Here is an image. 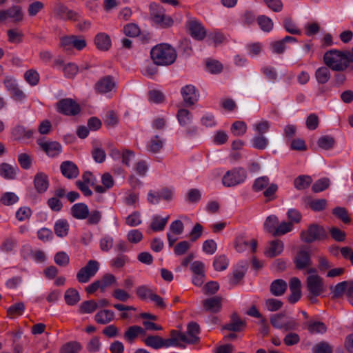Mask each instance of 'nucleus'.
Instances as JSON below:
<instances>
[{"instance_id": "4468645a", "label": "nucleus", "mask_w": 353, "mask_h": 353, "mask_svg": "<svg viewBox=\"0 0 353 353\" xmlns=\"http://www.w3.org/2000/svg\"><path fill=\"white\" fill-rule=\"evenodd\" d=\"M307 288L312 296H319L323 291L322 279L317 274L309 276L307 278Z\"/></svg>"}, {"instance_id": "6e6d98bb", "label": "nucleus", "mask_w": 353, "mask_h": 353, "mask_svg": "<svg viewBox=\"0 0 353 353\" xmlns=\"http://www.w3.org/2000/svg\"><path fill=\"white\" fill-rule=\"evenodd\" d=\"M129 261L128 256L119 254L110 261V264L111 267L119 269L123 268Z\"/></svg>"}, {"instance_id": "cd10ccee", "label": "nucleus", "mask_w": 353, "mask_h": 353, "mask_svg": "<svg viewBox=\"0 0 353 353\" xmlns=\"http://www.w3.org/2000/svg\"><path fill=\"white\" fill-rule=\"evenodd\" d=\"M287 288V283L283 279H276L272 282L270 291L272 295L280 296L285 292Z\"/></svg>"}, {"instance_id": "b1692460", "label": "nucleus", "mask_w": 353, "mask_h": 353, "mask_svg": "<svg viewBox=\"0 0 353 353\" xmlns=\"http://www.w3.org/2000/svg\"><path fill=\"white\" fill-rule=\"evenodd\" d=\"M284 244L282 241L275 239L270 242L269 247L266 249L265 254L268 257H275L279 255L283 250Z\"/></svg>"}, {"instance_id": "412c9836", "label": "nucleus", "mask_w": 353, "mask_h": 353, "mask_svg": "<svg viewBox=\"0 0 353 353\" xmlns=\"http://www.w3.org/2000/svg\"><path fill=\"white\" fill-rule=\"evenodd\" d=\"M294 263L298 270L305 269L312 264L311 256L309 252L300 250L297 252Z\"/></svg>"}, {"instance_id": "dca6fc26", "label": "nucleus", "mask_w": 353, "mask_h": 353, "mask_svg": "<svg viewBox=\"0 0 353 353\" xmlns=\"http://www.w3.org/2000/svg\"><path fill=\"white\" fill-rule=\"evenodd\" d=\"M146 336L145 329L139 325H131L128 327L123 334L124 340L132 344L134 343L138 337L141 339Z\"/></svg>"}, {"instance_id": "69168bd1", "label": "nucleus", "mask_w": 353, "mask_h": 353, "mask_svg": "<svg viewBox=\"0 0 353 353\" xmlns=\"http://www.w3.org/2000/svg\"><path fill=\"white\" fill-rule=\"evenodd\" d=\"M153 292V290L147 285H141L136 289V294L141 300L150 299Z\"/></svg>"}, {"instance_id": "774afa93", "label": "nucleus", "mask_w": 353, "mask_h": 353, "mask_svg": "<svg viewBox=\"0 0 353 353\" xmlns=\"http://www.w3.org/2000/svg\"><path fill=\"white\" fill-rule=\"evenodd\" d=\"M278 190V185L275 183H272L268 185L265 190L263 192V196L265 197V202H270L276 199V193Z\"/></svg>"}, {"instance_id": "c03bdc74", "label": "nucleus", "mask_w": 353, "mask_h": 353, "mask_svg": "<svg viewBox=\"0 0 353 353\" xmlns=\"http://www.w3.org/2000/svg\"><path fill=\"white\" fill-rule=\"evenodd\" d=\"M294 225L292 222H286L283 221L281 223H279L276 227V230H274V233H273L274 236H283L293 230Z\"/></svg>"}, {"instance_id": "79ce46f5", "label": "nucleus", "mask_w": 353, "mask_h": 353, "mask_svg": "<svg viewBox=\"0 0 353 353\" xmlns=\"http://www.w3.org/2000/svg\"><path fill=\"white\" fill-rule=\"evenodd\" d=\"M312 353H333V347L328 342L322 341L313 345Z\"/></svg>"}, {"instance_id": "09e8293b", "label": "nucleus", "mask_w": 353, "mask_h": 353, "mask_svg": "<svg viewBox=\"0 0 353 353\" xmlns=\"http://www.w3.org/2000/svg\"><path fill=\"white\" fill-rule=\"evenodd\" d=\"M123 32L127 37H136L140 34L141 30L137 24L130 23L123 26Z\"/></svg>"}, {"instance_id": "c85d7f7f", "label": "nucleus", "mask_w": 353, "mask_h": 353, "mask_svg": "<svg viewBox=\"0 0 353 353\" xmlns=\"http://www.w3.org/2000/svg\"><path fill=\"white\" fill-rule=\"evenodd\" d=\"M114 317V313L110 310H103L98 312L94 316V320L97 323L105 325L111 322Z\"/></svg>"}, {"instance_id": "473e14b6", "label": "nucleus", "mask_w": 353, "mask_h": 353, "mask_svg": "<svg viewBox=\"0 0 353 353\" xmlns=\"http://www.w3.org/2000/svg\"><path fill=\"white\" fill-rule=\"evenodd\" d=\"M163 139L159 135H155L148 142L147 149L152 153H157L163 148Z\"/></svg>"}, {"instance_id": "f704fd0d", "label": "nucleus", "mask_w": 353, "mask_h": 353, "mask_svg": "<svg viewBox=\"0 0 353 353\" xmlns=\"http://www.w3.org/2000/svg\"><path fill=\"white\" fill-rule=\"evenodd\" d=\"M307 329L312 334H324L327 332V326L321 321H310L307 323Z\"/></svg>"}, {"instance_id": "052dcab7", "label": "nucleus", "mask_w": 353, "mask_h": 353, "mask_svg": "<svg viewBox=\"0 0 353 353\" xmlns=\"http://www.w3.org/2000/svg\"><path fill=\"white\" fill-rule=\"evenodd\" d=\"M247 130V125L245 122L236 121L231 126V132L234 136H242Z\"/></svg>"}, {"instance_id": "2eb2a0df", "label": "nucleus", "mask_w": 353, "mask_h": 353, "mask_svg": "<svg viewBox=\"0 0 353 353\" xmlns=\"http://www.w3.org/2000/svg\"><path fill=\"white\" fill-rule=\"evenodd\" d=\"M37 143L41 150L50 157H57L62 152V146L57 141H43L38 140Z\"/></svg>"}, {"instance_id": "bf43d9fd", "label": "nucleus", "mask_w": 353, "mask_h": 353, "mask_svg": "<svg viewBox=\"0 0 353 353\" xmlns=\"http://www.w3.org/2000/svg\"><path fill=\"white\" fill-rule=\"evenodd\" d=\"M330 179L328 178L324 177L320 179L315 181V183L312 186V190L315 192H322L330 186Z\"/></svg>"}, {"instance_id": "e2e57ef3", "label": "nucleus", "mask_w": 353, "mask_h": 353, "mask_svg": "<svg viewBox=\"0 0 353 353\" xmlns=\"http://www.w3.org/2000/svg\"><path fill=\"white\" fill-rule=\"evenodd\" d=\"M213 266L216 271L225 270L228 266V260L225 255H219L214 258Z\"/></svg>"}, {"instance_id": "39448f33", "label": "nucleus", "mask_w": 353, "mask_h": 353, "mask_svg": "<svg viewBox=\"0 0 353 353\" xmlns=\"http://www.w3.org/2000/svg\"><path fill=\"white\" fill-rule=\"evenodd\" d=\"M247 177V172L243 168H235L228 170L222 179V183L225 187H233L242 183Z\"/></svg>"}, {"instance_id": "e433bc0d", "label": "nucleus", "mask_w": 353, "mask_h": 353, "mask_svg": "<svg viewBox=\"0 0 353 353\" xmlns=\"http://www.w3.org/2000/svg\"><path fill=\"white\" fill-rule=\"evenodd\" d=\"M168 216L165 218H161L159 216H154L150 223V228L154 232L163 231L165 229V227L168 223Z\"/></svg>"}, {"instance_id": "58836bf2", "label": "nucleus", "mask_w": 353, "mask_h": 353, "mask_svg": "<svg viewBox=\"0 0 353 353\" xmlns=\"http://www.w3.org/2000/svg\"><path fill=\"white\" fill-rule=\"evenodd\" d=\"M64 299L68 305H74L80 301V295L77 290L70 288L65 291Z\"/></svg>"}, {"instance_id": "37998d69", "label": "nucleus", "mask_w": 353, "mask_h": 353, "mask_svg": "<svg viewBox=\"0 0 353 353\" xmlns=\"http://www.w3.org/2000/svg\"><path fill=\"white\" fill-rule=\"evenodd\" d=\"M317 145L323 150H329L334 146L335 139L331 136H322L318 139Z\"/></svg>"}, {"instance_id": "de8ad7c7", "label": "nucleus", "mask_w": 353, "mask_h": 353, "mask_svg": "<svg viewBox=\"0 0 353 353\" xmlns=\"http://www.w3.org/2000/svg\"><path fill=\"white\" fill-rule=\"evenodd\" d=\"M17 244V239L14 237L10 236L4 239L0 245V250L2 252H10L15 248Z\"/></svg>"}, {"instance_id": "4be33fe9", "label": "nucleus", "mask_w": 353, "mask_h": 353, "mask_svg": "<svg viewBox=\"0 0 353 353\" xmlns=\"http://www.w3.org/2000/svg\"><path fill=\"white\" fill-rule=\"evenodd\" d=\"M3 84L6 88L10 92L12 97L15 100L21 101L25 98L23 92L19 88L15 80L6 78L3 81Z\"/></svg>"}, {"instance_id": "a19ab883", "label": "nucleus", "mask_w": 353, "mask_h": 353, "mask_svg": "<svg viewBox=\"0 0 353 353\" xmlns=\"http://www.w3.org/2000/svg\"><path fill=\"white\" fill-rule=\"evenodd\" d=\"M279 223V219L275 215H270L268 216L264 222L263 228L264 230L273 235L274 233V230H276L277 225Z\"/></svg>"}, {"instance_id": "6e6552de", "label": "nucleus", "mask_w": 353, "mask_h": 353, "mask_svg": "<svg viewBox=\"0 0 353 353\" xmlns=\"http://www.w3.org/2000/svg\"><path fill=\"white\" fill-rule=\"evenodd\" d=\"M86 41L83 36L68 35L60 38V46L65 51H70L72 48L81 50L86 46Z\"/></svg>"}, {"instance_id": "ea45409f", "label": "nucleus", "mask_w": 353, "mask_h": 353, "mask_svg": "<svg viewBox=\"0 0 353 353\" xmlns=\"http://www.w3.org/2000/svg\"><path fill=\"white\" fill-rule=\"evenodd\" d=\"M176 118L181 125L187 126L191 123L192 115L189 110L181 108L178 110Z\"/></svg>"}, {"instance_id": "8fccbe9b", "label": "nucleus", "mask_w": 353, "mask_h": 353, "mask_svg": "<svg viewBox=\"0 0 353 353\" xmlns=\"http://www.w3.org/2000/svg\"><path fill=\"white\" fill-rule=\"evenodd\" d=\"M8 40L11 43H19L22 42L23 34L17 29H10L7 30Z\"/></svg>"}, {"instance_id": "f257e3e1", "label": "nucleus", "mask_w": 353, "mask_h": 353, "mask_svg": "<svg viewBox=\"0 0 353 353\" xmlns=\"http://www.w3.org/2000/svg\"><path fill=\"white\" fill-rule=\"evenodd\" d=\"M150 57L154 64L168 66L174 63L177 54L171 45L162 43L156 45L151 49Z\"/></svg>"}, {"instance_id": "0e129e2a", "label": "nucleus", "mask_w": 353, "mask_h": 353, "mask_svg": "<svg viewBox=\"0 0 353 353\" xmlns=\"http://www.w3.org/2000/svg\"><path fill=\"white\" fill-rule=\"evenodd\" d=\"M270 179L268 176H263L255 179L252 189L255 192H260L269 185Z\"/></svg>"}, {"instance_id": "423d86ee", "label": "nucleus", "mask_w": 353, "mask_h": 353, "mask_svg": "<svg viewBox=\"0 0 353 353\" xmlns=\"http://www.w3.org/2000/svg\"><path fill=\"white\" fill-rule=\"evenodd\" d=\"M117 283L116 277L110 273L105 274L101 279L96 280L88 285L85 290L88 294H94L97 290L104 292L106 289Z\"/></svg>"}, {"instance_id": "ddd939ff", "label": "nucleus", "mask_w": 353, "mask_h": 353, "mask_svg": "<svg viewBox=\"0 0 353 353\" xmlns=\"http://www.w3.org/2000/svg\"><path fill=\"white\" fill-rule=\"evenodd\" d=\"M186 26L190 34L196 40L202 41L206 37V30L202 24L197 20L187 21Z\"/></svg>"}, {"instance_id": "49530a36", "label": "nucleus", "mask_w": 353, "mask_h": 353, "mask_svg": "<svg viewBox=\"0 0 353 353\" xmlns=\"http://www.w3.org/2000/svg\"><path fill=\"white\" fill-rule=\"evenodd\" d=\"M25 310V305L23 303L19 302L12 305L7 310V315L10 318H14L22 315Z\"/></svg>"}, {"instance_id": "4d7b16f0", "label": "nucleus", "mask_w": 353, "mask_h": 353, "mask_svg": "<svg viewBox=\"0 0 353 353\" xmlns=\"http://www.w3.org/2000/svg\"><path fill=\"white\" fill-rule=\"evenodd\" d=\"M253 148L258 150H264L269 143L268 139L263 135H257L253 137L252 140Z\"/></svg>"}, {"instance_id": "a18cd8bd", "label": "nucleus", "mask_w": 353, "mask_h": 353, "mask_svg": "<svg viewBox=\"0 0 353 353\" xmlns=\"http://www.w3.org/2000/svg\"><path fill=\"white\" fill-rule=\"evenodd\" d=\"M257 23L260 28L264 31L270 32L274 26V23L270 18L265 15H260L257 18Z\"/></svg>"}, {"instance_id": "72a5a7b5", "label": "nucleus", "mask_w": 353, "mask_h": 353, "mask_svg": "<svg viewBox=\"0 0 353 353\" xmlns=\"http://www.w3.org/2000/svg\"><path fill=\"white\" fill-rule=\"evenodd\" d=\"M69 227V224L65 219H59L56 221L54 230L57 236L64 237L68 234Z\"/></svg>"}, {"instance_id": "f03ea898", "label": "nucleus", "mask_w": 353, "mask_h": 353, "mask_svg": "<svg viewBox=\"0 0 353 353\" xmlns=\"http://www.w3.org/2000/svg\"><path fill=\"white\" fill-rule=\"evenodd\" d=\"M323 62L327 68L336 72L345 70L350 65L346 50L336 49L330 50L324 54Z\"/></svg>"}, {"instance_id": "393cba45", "label": "nucleus", "mask_w": 353, "mask_h": 353, "mask_svg": "<svg viewBox=\"0 0 353 353\" xmlns=\"http://www.w3.org/2000/svg\"><path fill=\"white\" fill-rule=\"evenodd\" d=\"M94 43L99 50L107 51L111 47V39L108 34L100 32L95 36Z\"/></svg>"}, {"instance_id": "4c0bfd02", "label": "nucleus", "mask_w": 353, "mask_h": 353, "mask_svg": "<svg viewBox=\"0 0 353 353\" xmlns=\"http://www.w3.org/2000/svg\"><path fill=\"white\" fill-rule=\"evenodd\" d=\"M246 272L244 266H241L234 270L232 274L230 276L229 283L231 285H236L243 279Z\"/></svg>"}, {"instance_id": "7c9ffc66", "label": "nucleus", "mask_w": 353, "mask_h": 353, "mask_svg": "<svg viewBox=\"0 0 353 353\" xmlns=\"http://www.w3.org/2000/svg\"><path fill=\"white\" fill-rule=\"evenodd\" d=\"M141 341L145 345L154 350L162 348V337L159 335L145 336L141 339Z\"/></svg>"}, {"instance_id": "2f4dec72", "label": "nucleus", "mask_w": 353, "mask_h": 353, "mask_svg": "<svg viewBox=\"0 0 353 353\" xmlns=\"http://www.w3.org/2000/svg\"><path fill=\"white\" fill-rule=\"evenodd\" d=\"M331 77L330 68L325 66L319 68L315 72V78L320 84H325L329 81Z\"/></svg>"}, {"instance_id": "5fc2aeb1", "label": "nucleus", "mask_w": 353, "mask_h": 353, "mask_svg": "<svg viewBox=\"0 0 353 353\" xmlns=\"http://www.w3.org/2000/svg\"><path fill=\"white\" fill-rule=\"evenodd\" d=\"M285 313L280 312L271 316L270 323L272 325L277 329H282L283 327L284 322H285Z\"/></svg>"}, {"instance_id": "aec40b11", "label": "nucleus", "mask_w": 353, "mask_h": 353, "mask_svg": "<svg viewBox=\"0 0 353 353\" xmlns=\"http://www.w3.org/2000/svg\"><path fill=\"white\" fill-rule=\"evenodd\" d=\"M33 182L37 192L39 194L46 192L49 187L48 176L43 172L35 174Z\"/></svg>"}, {"instance_id": "864d4df0", "label": "nucleus", "mask_w": 353, "mask_h": 353, "mask_svg": "<svg viewBox=\"0 0 353 353\" xmlns=\"http://www.w3.org/2000/svg\"><path fill=\"white\" fill-rule=\"evenodd\" d=\"M98 307V304L93 300L83 301L79 307V312L81 314L92 313Z\"/></svg>"}, {"instance_id": "1a4fd4ad", "label": "nucleus", "mask_w": 353, "mask_h": 353, "mask_svg": "<svg viewBox=\"0 0 353 353\" xmlns=\"http://www.w3.org/2000/svg\"><path fill=\"white\" fill-rule=\"evenodd\" d=\"M99 269V263L94 260H90L87 264L81 268L77 274V279L81 283H88Z\"/></svg>"}, {"instance_id": "a878e982", "label": "nucleus", "mask_w": 353, "mask_h": 353, "mask_svg": "<svg viewBox=\"0 0 353 353\" xmlns=\"http://www.w3.org/2000/svg\"><path fill=\"white\" fill-rule=\"evenodd\" d=\"M18 170L17 165L12 166L7 163L0 164V176L6 179H14Z\"/></svg>"}, {"instance_id": "c756f323", "label": "nucleus", "mask_w": 353, "mask_h": 353, "mask_svg": "<svg viewBox=\"0 0 353 353\" xmlns=\"http://www.w3.org/2000/svg\"><path fill=\"white\" fill-rule=\"evenodd\" d=\"M350 284H353V282L345 281L339 283L334 288L331 287L330 290L333 298L341 297L345 292L348 291Z\"/></svg>"}, {"instance_id": "338daca9", "label": "nucleus", "mask_w": 353, "mask_h": 353, "mask_svg": "<svg viewBox=\"0 0 353 353\" xmlns=\"http://www.w3.org/2000/svg\"><path fill=\"white\" fill-rule=\"evenodd\" d=\"M157 65L154 64L153 62L146 63L141 69V73L143 76L148 77L149 78L153 79L154 77L158 72V68L157 67Z\"/></svg>"}, {"instance_id": "13d9d810", "label": "nucleus", "mask_w": 353, "mask_h": 353, "mask_svg": "<svg viewBox=\"0 0 353 353\" xmlns=\"http://www.w3.org/2000/svg\"><path fill=\"white\" fill-rule=\"evenodd\" d=\"M327 201L325 199H312L308 202V206L314 212H320L325 209Z\"/></svg>"}, {"instance_id": "6ab92c4d", "label": "nucleus", "mask_w": 353, "mask_h": 353, "mask_svg": "<svg viewBox=\"0 0 353 353\" xmlns=\"http://www.w3.org/2000/svg\"><path fill=\"white\" fill-rule=\"evenodd\" d=\"M202 306L206 312L217 313L222 307V298L219 296H214L206 299L202 301Z\"/></svg>"}, {"instance_id": "680f3d73", "label": "nucleus", "mask_w": 353, "mask_h": 353, "mask_svg": "<svg viewBox=\"0 0 353 353\" xmlns=\"http://www.w3.org/2000/svg\"><path fill=\"white\" fill-rule=\"evenodd\" d=\"M24 79L30 85L34 86L39 81V74L35 70L30 69L25 72Z\"/></svg>"}, {"instance_id": "5701e85b", "label": "nucleus", "mask_w": 353, "mask_h": 353, "mask_svg": "<svg viewBox=\"0 0 353 353\" xmlns=\"http://www.w3.org/2000/svg\"><path fill=\"white\" fill-rule=\"evenodd\" d=\"M70 213L77 219H85L89 215V209L86 204L78 203L72 206Z\"/></svg>"}, {"instance_id": "c9c22d12", "label": "nucleus", "mask_w": 353, "mask_h": 353, "mask_svg": "<svg viewBox=\"0 0 353 353\" xmlns=\"http://www.w3.org/2000/svg\"><path fill=\"white\" fill-rule=\"evenodd\" d=\"M312 179L308 175H300L294 181V187L299 190L307 189L312 183Z\"/></svg>"}, {"instance_id": "3c124183", "label": "nucleus", "mask_w": 353, "mask_h": 353, "mask_svg": "<svg viewBox=\"0 0 353 353\" xmlns=\"http://www.w3.org/2000/svg\"><path fill=\"white\" fill-rule=\"evenodd\" d=\"M332 214L345 224H348L351 222L347 210L343 207H336L332 210Z\"/></svg>"}, {"instance_id": "0eeeda50", "label": "nucleus", "mask_w": 353, "mask_h": 353, "mask_svg": "<svg viewBox=\"0 0 353 353\" xmlns=\"http://www.w3.org/2000/svg\"><path fill=\"white\" fill-rule=\"evenodd\" d=\"M56 108L58 112L66 116H76L81 110L79 104L71 98L59 100Z\"/></svg>"}, {"instance_id": "9b49d317", "label": "nucleus", "mask_w": 353, "mask_h": 353, "mask_svg": "<svg viewBox=\"0 0 353 353\" xmlns=\"http://www.w3.org/2000/svg\"><path fill=\"white\" fill-rule=\"evenodd\" d=\"M181 94L185 105L191 106L194 105L199 100V93L192 85H186L182 87Z\"/></svg>"}, {"instance_id": "bb28decb", "label": "nucleus", "mask_w": 353, "mask_h": 353, "mask_svg": "<svg viewBox=\"0 0 353 353\" xmlns=\"http://www.w3.org/2000/svg\"><path fill=\"white\" fill-rule=\"evenodd\" d=\"M34 130L28 129L22 125H17L12 130V136L15 140L30 139L32 137Z\"/></svg>"}, {"instance_id": "a211bd4d", "label": "nucleus", "mask_w": 353, "mask_h": 353, "mask_svg": "<svg viewBox=\"0 0 353 353\" xmlns=\"http://www.w3.org/2000/svg\"><path fill=\"white\" fill-rule=\"evenodd\" d=\"M60 170L63 176L68 179H76L79 174L77 165L70 161H65L61 163Z\"/></svg>"}, {"instance_id": "603ef678", "label": "nucleus", "mask_w": 353, "mask_h": 353, "mask_svg": "<svg viewBox=\"0 0 353 353\" xmlns=\"http://www.w3.org/2000/svg\"><path fill=\"white\" fill-rule=\"evenodd\" d=\"M81 348L79 342L72 341L63 345L60 349V353H78Z\"/></svg>"}, {"instance_id": "f3484780", "label": "nucleus", "mask_w": 353, "mask_h": 353, "mask_svg": "<svg viewBox=\"0 0 353 353\" xmlns=\"http://www.w3.org/2000/svg\"><path fill=\"white\" fill-rule=\"evenodd\" d=\"M246 327V322L242 320L236 313L231 315L229 323L223 326V329L231 332H238L243 331Z\"/></svg>"}, {"instance_id": "20e7f679", "label": "nucleus", "mask_w": 353, "mask_h": 353, "mask_svg": "<svg viewBox=\"0 0 353 353\" xmlns=\"http://www.w3.org/2000/svg\"><path fill=\"white\" fill-rule=\"evenodd\" d=\"M299 236L301 241L306 243L323 241L327 238L325 228L317 223L310 224L306 230L300 232Z\"/></svg>"}, {"instance_id": "7ed1b4c3", "label": "nucleus", "mask_w": 353, "mask_h": 353, "mask_svg": "<svg viewBox=\"0 0 353 353\" xmlns=\"http://www.w3.org/2000/svg\"><path fill=\"white\" fill-rule=\"evenodd\" d=\"M149 9L150 20L157 27L167 29L174 25L173 18L165 14V9L160 4L152 2L150 4Z\"/></svg>"}, {"instance_id": "9d476101", "label": "nucleus", "mask_w": 353, "mask_h": 353, "mask_svg": "<svg viewBox=\"0 0 353 353\" xmlns=\"http://www.w3.org/2000/svg\"><path fill=\"white\" fill-rule=\"evenodd\" d=\"M117 82L114 77L106 75L100 78L94 84V89L97 94H106L115 92Z\"/></svg>"}, {"instance_id": "f8f14e48", "label": "nucleus", "mask_w": 353, "mask_h": 353, "mask_svg": "<svg viewBox=\"0 0 353 353\" xmlns=\"http://www.w3.org/2000/svg\"><path fill=\"white\" fill-rule=\"evenodd\" d=\"M12 19L14 22L23 20V14L19 6H13L6 10H0V23L4 22L7 19Z\"/></svg>"}]
</instances>
